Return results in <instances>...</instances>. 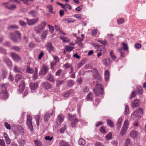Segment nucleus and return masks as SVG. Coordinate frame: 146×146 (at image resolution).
<instances>
[{
  "label": "nucleus",
  "instance_id": "obj_20",
  "mask_svg": "<svg viewBox=\"0 0 146 146\" xmlns=\"http://www.w3.org/2000/svg\"><path fill=\"white\" fill-rule=\"evenodd\" d=\"M54 112V110H52L51 112L49 111L48 113L45 114L44 116V119L45 121L48 120V119L49 118L50 115H52L53 113Z\"/></svg>",
  "mask_w": 146,
  "mask_h": 146
},
{
  "label": "nucleus",
  "instance_id": "obj_54",
  "mask_svg": "<svg viewBox=\"0 0 146 146\" xmlns=\"http://www.w3.org/2000/svg\"><path fill=\"white\" fill-rule=\"evenodd\" d=\"M74 47L70 46H67L66 49L67 51H71L74 49Z\"/></svg>",
  "mask_w": 146,
  "mask_h": 146
},
{
  "label": "nucleus",
  "instance_id": "obj_23",
  "mask_svg": "<svg viewBox=\"0 0 146 146\" xmlns=\"http://www.w3.org/2000/svg\"><path fill=\"white\" fill-rule=\"evenodd\" d=\"M86 62V60L84 59L81 61V62L78 63L77 66V67L78 69H79L81 67L84 65Z\"/></svg>",
  "mask_w": 146,
  "mask_h": 146
},
{
  "label": "nucleus",
  "instance_id": "obj_53",
  "mask_svg": "<svg viewBox=\"0 0 146 146\" xmlns=\"http://www.w3.org/2000/svg\"><path fill=\"white\" fill-rule=\"evenodd\" d=\"M19 23L20 25L23 26V27H26V23L24 21H21L20 20L19 21Z\"/></svg>",
  "mask_w": 146,
  "mask_h": 146
},
{
  "label": "nucleus",
  "instance_id": "obj_58",
  "mask_svg": "<svg viewBox=\"0 0 146 146\" xmlns=\"http://www.w3.org/2000/svg\"><path fill=\"white\" fill-rule=\"evenodd\" d=\"M19 128V130H20L19 134H20L21 135H23L24 134V129H23L22 127H20Z\"/></svg>",
  "mask_w": 146,
  "mask_h": 146
},
{
  "label": "nucleus",
  "instance_id": "obj_8",
  "mask_svg": "<svg viewBox=\"0 0 146 146\" xmlns=\"http://www.w3.org/2000/svg\"><path fill=\"white\" fill-rule=\"evenodd\" d=\"M46 49L49 53L54 52L55 51L54 47L53 46L52 43L49 42L46 45Z\"/></svg>",
  "mask_w": 146,
  "mask_h": 146
},
{
  "label": "nucleus",
  "instance_id": "obj_2",
  "mask_svg": "<svg viewBox=\"0 0 146 146\" xmlns=\"http://www.w3.org/2000/svg\"><path fill=\"white\" fill-rule=\"evenodd\" d=\"M10 38L14 42H20L21 39V34L18 31H16L13 33L9 34Z\"/></svg>",
  "mask_w": 146,
  "mask_h": 146
},
{
  "label": "nucleus",
  "instance_id": "obj_11",
  "mask_svg": "<svg viewBox=\"0 0 146 146\" xmlns=\"http://www.w3.org/2000/svg\"><path fill=\"white\" fill-rule=\"evenodd\" d=\"M64 118V116L62 114H60L58 115L56 120V123L58 125H60L62 122Z\"/></svg>",
  "mask_w": 146,
  "mask_h": 146
},
{
  "label": "nucleus",
  "instance_id": "obj_33",
  "mask_svg": "<svg viewBox=\"0 0 146 146\" xmlns=\"http://www.w3.org/2000/svg\"><path fill=\"white\" fill-rule=\"evenodd\" d=\"M127 129L125 128L122 127L120 131L121 135L122 136L126 134Z\"/></svg>",
  "mask_w": 146,
  "mask_h": 146
},
{
  "label": "nucleus",
  "instance_id": "obj_39",
  "mask_svg": "<svg viewBox=\"0 0 146 146\" xmlns=\"http://www.w3.org/2000/svg\"><path fill=\"white\" fill-rule=\"evenodd\" d=\"M48 31L47 30H45L43 31V34L41 36L42 38H45L47 35L48 34Z\"/></svg>",
  "mask_w": 146,
  "mask_h": 146
},
{
  "label": "nucleus",
  "instance_id": "obj_42",
  "mask_svg": "<svg viewBox=\"0 0 146 146\" xmlns=\"http://www.w3.org/2000/svg\"><path fill=\"white\" fill-rule=\"evenodd\" d=\"M22 78V76L20 74H18L16 75L15 77V80L17 82L21 79Z\"/></svg>",
  "mask_w": 146,
  "mask_h": 146
},
{
  "label": "nucleus",
  "instance_id": "obj_18",
  "mask_svg": "<svg viewBox=\"0 0 146 146\" xmlns=\"http://www.w3.org/2000/svg\"><path fill=\"white\" fill-rule=\"evenodd\" d=\"M11 55L12 58L15 61H18L21 59L19 56L15 53L11 52Z\"/></svg>",
  "mask_w": 146,
  "mask_h": 146
},
{
  "label": "nucleus",
  "instance_id": "obj_40",
  "mask_svg": "<svg viewBox=\"0 0 146 146\" xmlns=\"http://www.w3.org/2000/svg\"><path fill=\"white\" fill-rule=\"evenodd\" d=\"M13 71L16 72H20L21 71V69L20 68L15 66Z\"/></svg>",
  "mask_w": 146,
  "mask_h": 146
},
{
  "label": "nucleus",
  "instance_id": "obj_38",
  "mask_svg": "<svg viewBox=\"0 0 146 146\" xmlns=\"http://www.w3.org/2000/svg\"><path fill=\"white\" fill-rule=\"evenodd\" d=\"M74 84L73 81L72 80H69L67 82V85L69 86H71Z\"/></svg>",
  "mask_w": 146,
  "mask_h": 146
},
{
  "label": "nucleus",
  "instance_id": "obj_64",
  "mask_svg": "<svg viewBox=\"0 0 146 146\" xmlns=\"http://www.w3.org/2000/svg\"><path fill=\"white\" fill-rule=\"evenodd\" d=\"M100 131L104 134L106 133V131L105 129V128L104 127H101L100 129Z\"/></svg>",
  "mask_w": 146,
  "mask_h": 146
},
{
  "label": "nucleus",
  "instance_id": "obj_62",
  "mask_svg": "<svg viewBox=\"0 0 146 146\" xmlns=\"http://www.w3.org/2000/svg\"><path fill=\"white\" fill-rule=\"evenodd\" d=\"M129 111V107H128V106H127V105H126L125 106V113L126 114H127L128 113Z\"/></svg>",
  "mask_w": 146,
  "mask_h": 146
},
{
  "label": "nucleus",
  "instance_id": "obj_16",
  "mask_svg": "<svg viewBox=\"0 0 146 146\" xmlns=\"http://www.w3.org/2000/svg\"><path fill=\"white\" fill-rule=\"evenodd\" d=\"M95 48H98V50L100 51V52H101L102 53L104 54L105 53L106 50L104 46L102 47V46L97 44L95 46Z\"/></svg>",
  "mask_w": 146,
  "mask_h": 146
},
{
  "label": "nucleus",
  "instance_id": "obj_13",
  "mask_svg": "<svg viewBox=\"0 0 146 146\" xmlns=\"http://www.w3.org/2000/svg\"><path fill=\"white\" fill-rule=\"evenodd\" d=\"M9 3V2H7L4 3L3 4L5 5V7L10 10H13L16 8V6L14 4H12L9 6V5H8Z\"/></svg>",
  "mask_w": 146,
  "mask_h": 146
},
{
  "label": "nucleus",
  "instance_id": "obj_37",
  "mask_svg": "<svg viewBox=\"0 0 146 146\" xmlns=\"http://www.w3.org/2000/svg\"><path fill=\"white\" fill-rule=\"evenodd\" d=\"M7 76V72L5 70H3L2 71V74L1 75V78L3 79L5 78Z\"/></svg>",
  "mask_w": 146,
  "mask_h": 146
},
{
  "label": "nucleus",
  "instance_id": "obj_45",
  "mask_svg": "<svg viewBox=\"0 0 146 146\" xmlns=\"http://www.w3.org/2000/svg\"><path fill=\"white\" fill-rule=\"evenodd\" d=\"M138 90V93L139 94H141L143 92V90L141 87L140 86L139 88H137Z\"/></svg>",
  "mask_w": 146,
  "mask_h": 146
},
{
  "label": "nucleus",
  "instance_id": "obj_1",
  "mask_svg": "<svg viewBox=\"0 0 146 146\" xmlns=\"http://www.w3.org/2000/svg\"><path fill=\"white\" fill-rule=\"evenodd\" d=\"M93 83H96V85L95 88L93 89L94 92L97 96H98L100 95H102L104 93V88L102 85L100 84H98V82L97 80L93 81Z\"/></svg>",
  "mask_w": 146,
  "mask_h": 146
},
{
  "label": "nucleus",
  "instance_id": "obj_32",
  "mask_svg": "<svg viewBox=\"0 0 146 146\" xmlns=\"http://www.w3.org/2000/svg\"><path fill=\"white\" fill-rule=\"evenodd\" d=\"M20 127H22L21 126L19 125H17L15 128V130H14V133L18 135L19 134V132L20 131V130H19V128H20Z\"/></svg>",
  "mask_w": 146,
  "mask_h": 146
},
{
  "label": "nucleus",
  "instance_id": "obj_59",
  "mask_svg": "<svg viewBox=\"0 0 146 146\" xmlns=\"http://www.w3.org/2000/svg\"><path fill=\"white\" fill-rule=\"evenodd\" d=\"M56 63L55 62H51L50 63V68L52 69H54V67L56 64Z\"/></svg>",
  "mask_w": 146,
  "mask_h": 146
},
{
  "label": "nucleus",
  "instance_id": "obj_19",
  "mask_svg": "<svg viewBox=\"0 0 146 146\" xmlns=\"http://www.w3.org/2000/svg\"><path fill=\"white\" fill-rule=\"evenodd\" d=\"M38 83L37 82H32L30 85V88L32 90H36L38 86Z\"/></svg>",
  "mask_w": 146,
  "mask_h": 146
},
{
  "label": "nucleus",
  "instance_id": "obj_15",
  "mask_svg": "<svg viewBox=\"0 0 146 146\" xmlns=\"http://www.w3.org/2000/svg\"><path fill=\"white\" fill-rule=\"evenodd\" d=\"M129 135L131 138L134 139L137 137L138 134L137 131L132 130L130 131L129 133Z\"/></svg>",
  "mask_w": 146,
  "mask_h": 146
},
{
  "label": "nucleus",
  "instance_id": "obj_12",
  "mask_svg": "<svg viewBox=\"0 0 146 146\" xmlns=\"http://www.w3.org/2000/svg\"><path fill=\"white\" fill-rule=\"evenodd\" d=\"M91 72L94 73V78L96 79L100 80L101 79V76L98 74V71L96 69V68H94L93 70L91 71Z\"/></svg>",
  "mask_w": 146,
  "mask_h": 146
},
{
  "label": "nucleus",
  "instance_id": "obj_30",
  "mask_svg": "<svg viewBox=\"0 0 146 146\" xmlns=\"http://www.w3.org/2000/svg\"><path fill=\"white\" fill-rule=\"evenodd\" d=\"M78 143L80 145L83 146L85 145L86 143V141L84 139L81 138L78 140Z\"/></svg>",
  "mask_w": 146,
  "mask_h": 146
},
{
  "label": "nucleus",
  "instance_id": "obj_27",
  "mask_svg": "<svg viewBox=\"0 0 146 146\" xmlns=\"http://www.w3.org/2000/svg\"><path fill=\"white\" fill-rule=\"evenodd\" d=\"M4 60L9 66H11L12 63L10 60L8 58L6 57L4 58Z\"/></svg>",
  "mask_w": 146,
  "mask_h": 146
},
{
  "label": "nucleus",
  "instance_id": "obj_5",
  "mask_svg": "<svg viewBox=\"0 0 146 146\" xmlns=\"http://www.w3.org/2000/svg\"><path fill=\"white\" fill-rule=\"evenodd\" d=\"M143 113V109L141 108H137L134 111V113L132 114L131 117L132 118L133 117V118L135 117H137L138 119L140 118V114Z\"/></svg>",
  "mask_w": 146,
  "mask_h": 146
},
{
  "label": "nucleus",
  "instance_id": "obj_41",
  "mask_svg": "<svg viewBox=\"0 0 146 146\" xmlns=\"http://www.w3.org/2000/svg\"><path fill=\"white\" fill-rule=\"evenodd\" d=\"M12 49L17 52H19L20 50V49L19 46H12Z\"/></svg>",
  "mask_w": 146,
  "mask_h": 146
},
{
  "label": "nucleus",
  "instance_id": "obj_25",
  "mask_svg": "<svg viewBox=\"0 0 146 146\" xmlns=\"http://www.w3.org/2000/svg\"><path fill=\"white\" fill-rule=\"evenodd\" d=\"M29 15H31L33 17H36L37 16L38 13L35 10H33L29 13Z\"/></svg>",
  "mask_w": 146,
  "mask_h": 146
},
{
  "label": "nucleus",
  "instance_id": "obj_35",
  "mask_svg": "<svg viewBox=\"0 0 146 146\" xmlns=\"http://www.w3.org/2000/svg\"><path fill=\"white\" fill-rule=\"evenodd\" d=\"M86 98L87 100L91 101L93 98L92 94L91 92L89 93L87 95Z\"/></svg>",
  "mask_w": 146,
  "mask_h": 146
},
{
  "label": "nucleus",
  "instance_id": "obj_4",
  "mask_svg": "<svg viewBox=\"0 0 146 146\" xmlns=\"http://www.w3.org/2000/svg\"><path fill=\"white\" fill-rule=\"evenodd\" d=\"M46 25V23L45 21L42 22L38 26L35 27L34 30L36 33L39 34L44 29Z\"/></svg>",
  "mask_w": 146,
  "mask_h": 146
},
{
  "label": "nucleus",
  "instance_id": "obj_28",
  "mask_svg": "<svg viewBox=\"0 0 146 146\" xmlns=\"http://www.w3.org/2000/svg\"><path fill=\"white\" fill-rule=\"evenodd\" d=\"M104 76L106 80L108 81L109 79L110 76V72L108 70H106L105 71Z\"/></svg>",
  "mask_w": 146,
  "mask_h": 146
},
{
  "label": "nucleus",
  "instance_id": "obj_57",
  "mask_svg": "<svg viewBox=\"0 0 146 146\" xmlns=\"http://www.w3.org/2000/svg\"><path fill=\"white\" fill-rule=\"evenodd\" d=\"M55 29L57 31H58L60 32H61V31H62L61 30L59 27H58V25H55Z\"/></svg>",
  "mask_w": 146,
  "mask_h": 146
},
{
  "label": "nucleus",
  "instance_id": "obj_43",
  "mask_svg": "<svg viewBox=\"0 0 146 146\" xmlns=\"http://www.w3.org/2000/svg\"><path fill=\"white\" fill-rule=\"evenodd\" d=\"M33 70L32 69L30 68L29 66L27 67L26 69L27 72L31 74L33 73Z\"/></svg>",
  "mask_w": 146,
  "mask_h": 146
},
{
  "label": "nucleus",
  "instance_id": "obj_49",
  "mask_svg": "<svg viewBox=\"0 0 146 146\" xmlns=\"http://www.w3.org/2000/svg\"><path fill=\"white\" fill-rule=\"evenodd\" d=\"M6 50L2 47H0V53L4 54H6Z\"/></svg>",
  "mask_w": 146,
  "mask_h": 146
},
{
  "label": "nucleus",
  "instance_id": "obj_9",
  "mask_svg": "<svg viewBox=\"0 0 146 146\" xmlns=\"http://www.w3.org/2000/svg\"><path fill=\"white\" fill-rule=\"evenodd\" d=\"M26 20L28 24L29 25H35L36 23L37 22L38 20V18L36 19H29L28 18H26Z\"/></svg>",
  "mask_w": 146,
  "mask_h": 146
},
{
  "label": "nucleus",
  "instance_id": "obj_52",
  "mask_svg": "<svg viewBox=\"0 0 146 146\" xmlns=\"http://www.w3.org/2000/svg\"><path fill=\"white\" fill-rule=\"evenodd\" d=\"M106 62V64H109L111 62V60L110 58H107L106 59L103 60V62Z\"/></svg>",
  "mask_w": 146,
  "mask_h": 146
},
{
  "label": "nucleus",
  "instance_id": "obj_60",
  "mask_svg": "<svg viewBox=\"0 0 146 146\" xmlns=\"http://www.w3.org/2000/svg\"><path fill=\"white\" fill-rule=\"evenodd\" d=\"M110 55L112 58L113 60H115L116 58V56L115 55L113 54V51H111L110 53Z\"/></svg>",
  "mask_w": 146,
  "mask_h": 146
},
{
  "label": "nucleus",
  "instance_id": "obj_14",
  "mask_svg": "<svg viewBox=\"0 0 146 146\" xmlns=\"http://www.w3.org/2000/svg\"><path fill=\"white\" fill-rule=\"evenodd\" d=\"M74 94V91L73 90L71 89L68 91L65 94L63 95V96L65 98H67L70 96H73Z\"/></svg>",
  "mask_w": 146,
  "mask_h": 146
},
{
  "label": "nucleus",
  "instance_id": "obj_26",
  "mask_svg": "<svg viewBox=\"0 0 146 146\" xmlns=\"http://www.w3.org/2000/svg\"><path fill=\"white\" fill-rule=\"evenodd\" d=\"M59 146H70V145L66 142L61 140L59 143Z\"/></svg>",
  "mask_w": 146,
  "mask_h": 146
},
{
  "label": "nucleus",
  "instance_id": "obj_50",
  "mask_svg": "<svg viewBox=\"0 0 146 146\" xmlns=\"http://www.w3.org/2000/svg\"><path fill=\"white\" fill-rule=\"evenodd\" d=\"M63 83V81L57 80L56 82V85L59 87L60 85H62Z\"/></svg>",
  "mask_w": 146,
  "mask_h": 146
},
{
  "label": "nucleus",
  "instance_id": "obj_22",
  "mask_svg": "<svg viewBox=\"0 0 146 146\" xmlns=\"http://www.w3.org/2000/svg\"><path fill=\"white\" fill-rule=\"evenodd\" d=\"M18 143L20 146H24L26 143V140L25 139L19 138L17 140Z\"/></svg>",
  "mask_w": 146,
  "mask_h": 146
},
{
  "label": "nucleus",
  "instance_id": "obj_56",
  "mask_svg": "<svg viewBox=\"0 0 146 146\" xmlns=\"http://www.w3.org/2000/svg\"><path fill=\"white\" fill-rule=\"evenodd\" d=\"M18 26L15 25H11L8 27V29H14V28H18Z\"/></svg>",
  "mask_w": 146,
  "mask_h": 146
},
{
  "label": "nucleus",
  "instance_id": "obj_17",
  "mask_svg": "<svg viewBox=\"0 0 146 146\" xmlns=\"http://www.w3.org/2000/svg\"><path fill=\"white\" fill-rule=\"evenodd\" d=\"M25 85V82L23 81H22L19 84V91L20 92H22L24 90Z\"/></svg>",
  "mask_w": 146,
  "mask_h": 146
},
{
  "label": "nucleus",
  "instance_id": "obj_55",
  "mask_svg": "<svg viewBox=\"0 0 146 146\" xmlns=\"http://www.w3.org/2000/svg\"><path fill=\"white\" fill-rule=\"evenodd\" d=\"M52 56L53 57L54 60H55V61L54 62L57 63V62H59V59L57 56H54V55H53Z\"/></svg>",
  "mask_w": 146,
  "mask_h": 146
},
{
  "label": "nucleus",
  "instance_id": "obj_21",
  "mask_svg": "<svg viewBox=\"0 0 146 146\" xmlns=\"http://www.w3.org/2000/svg\"><path fill=\"white\" fill-rule=\"evenodd\" d=\"M131 104L132 106L134 108L138 106L139 104V100L137 99H134L132 102Z\"/></svg>",
  "mask_w": 146,
  "mask_h": 146
},
{
  "label": "nucleus",
  "instance_id": "obj_51",
  "mask_svg": "<svg viewBox=\"0 0 146 146\" xmlns=\"http://www.w3.org/2000/svg\"><path fill=\"white\" fill-rule=\"evenodd\" d=\"M49 27V31L50 32L52 33L53 32L54 29L53 27L49 25H48Z\"/></svg>",
  "mask_w": 146,
  "mask_h": 146
},
{
  "label": "nucleus",
  "instance_id": "obj_44",
  "mask_svg": "<svg viewBox=\"0 0 146 146\" xmlns=\"http://www.w3.org/2000/svg\"><path fill=\"white\" fill-rule=\"evenodd\" d=\"M136 91L135 90H134L132 92L130 96V99H131L135 97L136 96Z\"/></svg>",
  "mask_w": 146,
  "mask_h": 146
},
{
  "label": "nucleus",
  "instance_id": "obj_3",
  "mask_svg": "<svg viewBox=\"0 0 146 146\" xmlns=\"http://www.w3.org/2000/svg\"><path fill=\"white\" fill-rule=\"evenodd\" d=\"M7 86L8 84H3L1 86L2 90L1 92L0 93V98L6 99L7 98V93L6 89Z\"/></svg>",
  "mask_w": 146,
  "mask_h": 146
},
{
  "label": "nucleus",
  "instance_id": "obj_36",
  "mask_svg": "<svg viewBox=\"0 0 146 146\" xmlns=\"http://www.w3.org/2000/svg\"><path fill=\"white\" fill-rule=\"evenodd\" d=\"M129 125V121L127 119L125 120L124 122L123 126L122 127H124L128 129V127Z\"/></svg>",
  "mask_w": 146,
  "mask_h": 146
},
{
  "label": "nucleus",
  "instance_id": "obj_46",
  "mask_svg": "<svg viewBox=\"0 0 146 146\" xmlns=\"http://www.w3.org/2000/svg\"><path fill=\"white\" fill-rule=\"evenodd\" d=\"M66 126L65 125H64V127L61 128L60 129V132L61 133H63L66 130Z\"/></svg>",
  "mask_w": 146,
  "mask_h": 146
},
{
  "label": "nucleus",
  "instance_id": "obj_61",
  "mask_svg": "<svg viewBox=\"0 0 146 146\" xmlns=\"http://www.w3.org/2000/svg\"><path fill=\"white\" fill-rule=\"evenodd\" d=\"M124 19L122 18L119 19L117 20V23L119 24H122L124 22Z\"/></svg>",
  "mask_w": 146,
  "mask_h": 146
},
{
  "label": "nucleus",
  "instance_id": "obj_48",
  "mask_svg": "<svg viewBox=\"0 0 146 146\" xmlns=\"http://www.w3.org/2000/svg\"><path fill=\"white\" fill-rule=\"evenodd\" d=\"M107 123L111 127H113V122L110 120H108L107 121Z\"/></svg>",
  "mask_w": 146,
  "mask_h": 146
},
{
  "label": "nucleus",
  "instance_id": "obj_34",
  "mask_svg": "<svg viewBox=\"0 0 146 146\" xmlns=\"http://www.w3.org/2000/svg\"><path fill=\"white\" fill-rule=\"evenodd\" d=\"M34 142L36 146H42V143L40 141L36 140L34 141Z\"/></svg>",
  "mask_w": 146,
  "mask_h": 146
},
{
  "label": "nucleus",
  "instance_id": "obj_24",
  "mask_svg": "<svg viewBox=\"0 0 146 146\" xmlns=\"http://www.w3.org/2000/svg\"><path fill=\"white\" fill-rule=\"evenodd\" d=\"M43 86L44 88L46 89H48L51 87V84L48 82H44L43 83Z\"/></svg>",
  "mask_w": 146,
  "mask_h": 146
},
{
  "label": "nucleus",
  "instance_id": "obj_10",
  "mask_svg": "<svg viewBox=\"0 0 146 146\" xmlns=\"http://www.w3.org/2000/svg\"><path fill=\"white\" fill-rule=\"evenodd\" d=\"M48 70V68L47 66L45 65H43L40 71L39 72V74L44 75L46 74Z\"/></svg>",
  "mask_w": 146,
  "mask_h": 146
},
{
  "label": "nucleus",
  "instance_id": "obj_29",
  "mask_svg": "<svg viewBox=\"0 0 146 146\" xmlns=\"http://www.w3.org/2000/svg\"><path fill=\"white\" fill-rule=\"evenodd\" d=\"M60 38L61 40L64 42H68L70 41V40L67 37H64L62 36H60Z\"/></svg>",
  "mask_w": 146,
  "mask_h": 146
},
{
  "label": "nucleus",
  "instance_id": "obj_7",
  "mask_svg": "<svg viewBox=\"0 0 146 146\" xmlns=\"http://www.w3.org/2000/svg\"><path fill=\"white\" fill-rule=\"evenodd\" d=\"M32 118L29 115L27 116V117L26 124L29 129L31 131L33 129V126L32 123Z\"/></svg>",
  "mask_w": 146,
  "mask_h": 146
},
{
  "label": "nucleus",
  "instance_id": "obj_47",
  "mask_svg": "<svg viewBox=\"0 0 146 146\" xmlns=\"http://www.w3.org/2000/svg\"><path fill=\"white\" fill-rule=\"evenodd\" d=\"M122 44L123 46L122 49H123L124 50H128V47L127 44H125L124 42L122 43Z\"/></svg>",
  "mask_w": 146,
  "mask_h": 146
},
{
  "label": "nucleus",
  "instance_id": "obj_6",
  "mask_svg": "<svg viewBox=\"0 0 146 146\" xmlns=\"http://www.w3.org/2000/svg\"><path fill=\"white\" fill-rule=\"evenodd\" d=\"M69 119L71 121V125L72 127H75L76 125V123L78 121V120L75 117L74 115L72 116L69 114Z\"/></svg>",
  "mask_w": 146,
  "mask_h": 146
},
{
  "label": "nucleus",
  "instance_id": "obj_63",
  "mask_svg": "<svg viewBox=\"0 0 146 146\" xmlns=\"http://www.w3.org/2000/svg\"><path fill=\"white\" fill-rule=\"evenodd\" d=\"M112 135L110 133L106 135V138L107 140H108L111 138Z\"/></svg>",
  "mask_w": 146,
  "mask_h": 146
},
{
  "label": "nucleus",
  "instance_id": "obj_31",
  "mask_svg": "<svg viewBox=\"0 0 146 146\" xmlns=\"http://www.w3.org/2000/svg\"><path fill=\"white\" fill-rule=\"evenodd\" d=\"M48 79L50 82H54L53 76L50 74H48L47 75Z\"/></svg>",
  "mask_w": 146,
  "mask_h": 146
}]
</instances>
